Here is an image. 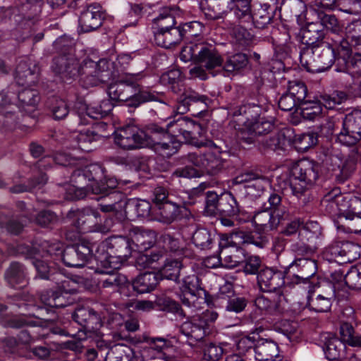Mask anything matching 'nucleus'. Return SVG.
Wrapping results in <instances>:
<instances>
[{"label":"nucleus","mask_w":361,"mask_h":361,"mask_svg":"<svg viewBox=\"0 0 361 361\" xmlns=\"http://www.w3.org/2000/svg\"><path fill=\"white\" fill-rule=\"evenodd\" d=\"M269 207L257 212L253 216L255 232L238 231L234 238L239 243L253 244L263 248L267 244V239L261 233H267L275 231L285 220L289 219L291 212L281 204V196L272 192L268 198Z\"/></svg>","instance_id":"nucleus-1"},{"label":"nucleus","mask_w":361,"mask_h":361,"mask_svg":"<svg viewBox=\"0 0 361 361\" xmlns=\"http://www.w3.org/2000/svg\"><path fill=\"white\" fill-rule=\"evenodd\" d=\"M314 32L310 30L303 32V43L307 46L300 51V61L307 71L320 73L330 68L335 62L338 63V46L333 42L319 41L321 35L318 33L319 36L312 38Z\"/></svg>","instance_id":"nucleus-2"},{"label":"nucleus","mask_w":361,"mask_h":361,"mask_svg":"<svg viewBox=\"0 0 361 361\" xmlns=\"http://www.w3.org/2000/svg\"><path fill=\"white\" fill-rule=\"evenodd\" d=\"M130 239L123 236L111 238L99 243L94 253L96 271L110 273L120 268L121 262L131 255Z\"/></svg>","instance_id":"nucleus-3"},{"label":"nucleus","mask_w":361,"mask_h":361,"mask_svg":"<svg viewBox=\"0 0 361 361\" xmlns=\"http://www.w3.org/2000/svg\"><path fill=\"white\" fill-rule=\"evenodd\" d=\"M142 71L126 73L121 79L109 85L107 93L113 101L128 102L129 106L136 107L140 104L153 101L156 96L142 90L137 82L145 78Z\"/></svg>","instance_id":"nucleus-4"},{"label":"nucleus","mask_w":361,"mask_h":361,"mask_svg":"<svg viewBox=\"0 0 361 361\" xmlns=\"http://www.w3.org/2000/svg\"><path fill=\"white\" fill-rule=\"evenodd\" d=\"M326 204L330 212L338 211L340 216L349 220V226L354 231H361V199L350 194L337 195L333 192L326 195L322 200Z\"/></svg>","instance_id":"nucleus-5"},{"label":"nucleus","mask_w":361,"mask_h":361,"mask_svg":"<svg viewBox=\"0 0 361 361\" xmlns=\"http://www.w3.org/2000/svg\"><path fill=\"white\" fill-rule=\"evenodd\" d=\"M197 42H190L185 46L180 53V59L183 61H193L200 64L208 71L221 67L223 59L215 46L203 39Z\"/></svg>","instance_id":"nucleus-6"},{"label":"nucleus","mask_w":361,"mask_h":361,"mask_svg":"<svg viewBox=\"0 0 361 361\" xmlns=\"http://www.w3.org/2000/svg\"><path fill=\"white\" fill-rule=\"evenodd\" d=\"M164 128L156 124L147 126L146 130H141L135 126H123L115 132L114 141L119 147L130 150L149 145L152 140V134L163 133Z\"/></svg>","instance_id":"nucleus-7"},{"label":"nucleus","mask_w":361,"mask_h":361,"mask_svg":"<svg viewBox=\"0 0 361 361\" xmlns=\"http://www.w3.org/2000/svg\"><path fill=\"white\" fill-rule=\"evenodd\" d=\"M320 166L309 160H300L290 170V186L292 193L300 198L315 183L319 176Z\"/></svg>","instance_id":"nucleus-8"},{"label":"nucleus","mask_w":361,"mask_h":361,"mask_svg":"<svg viewBox=\"0 0 361 361\" xmlns=\"http://www.w3.org/2000/svg\"><path fill=\"white\" fill-rule=\"evenodd\" d=\"M111 66L112 63L106 59H100L96 62L85 59L80 64L78 75L85 87L97 86L108 82L114 76Z\"/></svg>","instance_id":"nucleus-9"},{"label":"nucleus","mask_w":361,"mask_h":361,"mask_svg":"<svg viewBox=\"0 0 361 361\" xmlns=\"http://www.w3.org/2000/svg\"><path fill=\"white\" fill-rule=\"evenodd\" d=\"M54 47L61 54L53 59L52 71L63 80L77 76L80 64L73 53L72 47L67 43V39L61 37L56 39L54 42Z\"/></svg>","instance_id":"nucleus-10"},{"label":"nucleus","mask_w":361,"mask_h":361,"mask_svg":"<svg viewBox=\"0 0 361 361\" xmlns=\"http://www.w3.org/2000/svg\"><path fill=\"white\" fill-rule=\"evenodd\" d=\"M72 318L79 325L89 330L99 329L106 321L115 326L120 325L122 322V316L119 313H110L107 309L97 312L88 307L75 309L72 314Z\"/></svg>","instance_id":"nucleus-11"},{"label":"nucleus","mask_w":361,"mask_h":361,"mask_svg":"<svg viewBox=\"0 0 361 361\" xmlns=\"http://www.w3.org/2000/svg\"><path fill=\"white\" fill-rule=\"evenodd\" d=\"M162 128L164 132L166 131L173 137L182 136L185 142L197 147L204 144L203 140L198 137L201 136V126L186 117L180 116L177 119L169 121L166 126V128Z\"/></svg>","instance_id":"nucleus-12"},{"label":"nucleus","mask_w":361,"mask_h":361,"mask_svg":"<svg viewBox=\"0 0 361 361\" xmlns=\"http://www.w3.org/2000/svg\"><path fill=\"white\" fill-rule=\"evenodd\" d=\"M320 24L328 32L326 39L338 48L340 58L345 59L349 54V42L344 38L343 26L334 14H327L322 10L314 11Z\"/></svg>","instance_id":"nucleus-13"},{"label":"nucleus","mask_w":361,"mask_h":361,"mask_svg":"<svg viewBox=\"0 0 361 361\" xmlns=\"http://www.w3.org/2000/svg\"><path fill=\"white\" fill-rule=\"evenodd\" d=\"M187 160L201 172L210 176H216L225 169L226 160L220 152L207 151L204 153H189Z\"/></svg>","instance_id":"nucleus-14"},{"label":"nucleus","mask_w":361,"mask_h":361,"mask_svg":"<svg viewBox=\"0 0 361 361\" xmlns=\"http://www.w3.org/2000/svg\"><path fill=\"white\" fill-rule=\"evenodd\" d=\"M324 256L329 261L352 263L360 257V247L353 242H335L325 248Z\"/></svg>","instance_id":"nucleus-15"},{"label":"nucleus","mask_w":361,"mask_h":361,"mask_svg":"<svg viewBox=\"0 0 361 361\" xmlns=\"http://www.w3.org/2000/svg\"><path fill=\"white\" fill-rule=\"evenodd\" d=\"M337 139L348 146L354 145L361 140V110L354 109L345 115L343 128L338 134Z\"/></svg>","instance_id":"nucleus-16"},{"label":"nucleus","mask_w":361,"mask_h":361,"mask_svg":"<svg viewBox=\"0 0 361 361\" xmlns=\"http://www.w3.org/2000/svg\"><path fill=\"white\" fill-rule=\"evenodd\" d=\"M210 103L211 99L208 97L188 88L178 99L176 111L179 114H184L188 111L198 114L206 111Z\"/></svg>","instance_id":"nucleus-17"},{"label":"nucleus","mask_w":361,"mask_h":361,"mask_svg":"<svg viewBox=\"0 0 361 361\" xmlns=\"http://www.w3.org/2000/svg\"><path fill=\"white\" fill-rule=\"evenodd\" d=\"M94 245L89 242H82L65 248L62 262L69 267H82L94 257Z\"/></svg>","instance_id":"nucleus-18"},{"label":"nucleus","mask_w":361,"mask_h":361,"mask_svg":"<svg viewBox=\"0 0 361 361\" xmlns=\"http://www.w3.org/2000/svg\"><path fill=\"white\" fill-rule=\"evenodd\" d=\"M285 271L271 267L261 269L257 274V285L259 290L264 293H271L281 289L285 284Z\"/></svg>","instance_id":"nucleus-19"},{"label":"nucleus","mask_w":361,"mask_h":361,"mask_svg":"<svg viewBox=\"0 0 361 361\" xmlns=\"http://www.w3.org/2000/svg\"><path fill=\"white\" fill-rule=\"evenodd\" d=\"M290 269L295 271V283H308L317 271V264L316 260L310 257H298L290 264L286 271Z\"/></svg>","instance_id":"nucleus-20"},{"label":"nucleus","mask_w":361,"mask_h":361,"mask_svg":"<svg viewBox=\"0 0 361 361\" xmlns=\"http://www.w3.org/2000/svg\"><path fill=\"white\" fill-rule=\"evenodd\" d=\"M321 286L322 290L320 293L313 292L308 297V305L315 312H326L331 308L332 300L335 298V290L329 283H325Z\"/></svg>","instance_id":"nucleus-21"},{"label":"nucleus","mask_w":361,"mask_h":361,"mask_svg":"<svg viewBox=\"0 0 361 361\" xmlns=\"http://www.w3.org/2000/svg\"><path fill=\"white\" fill-rule=\"evenodd\" d=\"M104 20L101 6L97 4L88 5L82 12L79 18L80 27L84 32L99 28Z\"/></svg>","instance_id":"nucleus-22"},{"label":"nucleus","mask_w":361,"mask_h":361,"mask_svg":"<svg viewBox=\"0 0 361 361\" xmlns=\"http://www.w3.org/2000/svg\"><path fill=\"white\" fill-rule=\"evenodd\" d=\"M145 341L149 348L144 350V357H149L156 353L159 361H176L175 357L169 355V353L173 346L170 341L162 337H147Z\"/></svg>","instance_id":"nucleus-23"},{"label":"nucleus","mask_w":361,"mask_h":361,"mask_svg":"<svg viewBox=\"0 0 361 361\" xmlns=\"http://www.w3.org/2000/svg\"><path fill=\"white\" fill-rule=\"evenodd\" d=\"M39 71L35 63L30 59H23L16 68V81L19 85L30 87L37 82Z\"/></svg>","instance_id":"nucleus-24"},{"label":"nucleus","mask_w":361,"mask_h":361,"mask_svg":"<svg viewBox=\"0 0 361 361\" xmlns=\"http://www.w3.org/2000/svg\"><path fill=\"white\" fill-rule=\"evenodd\" d=\"M254 351L257 361H279L283 357L279 355L277 343L269 339H258L255 345Z\"/></svg>","instance_id":"nucleus-25"},{"label":"nucleus","mask_w":361,"mask_h":361,"mask_svg":"<svg viewBox=\"0 0 361 361\" xmlns=\"http://www.w3.org/2000/svg\"><path fill=\"white\" fill-rule=\"evenodd\" d=\"M293 137V130L290 128H283L267 138L264 141V145L280 154L292 144Z\"/></svg>","instance_id":"nucleus-26"},{"label":"nucleus","mask_w":361,"mask_h":361,"mask_svg":"<svg viewBox=\"0 0 361 361\" xmlns=\"http://www.w3.org/2000/svg\"><path fill=\"white\" fill-rule=\"evenodd\" d=\"M200 7L209 20L219 19L233 8L231 0H202Z\"/></svg>","instance_id":"nucleus-27"},{"label":"nucleus","mask_w":361,"mask_h":361,"mask_svg":"<svg viewBox=\"0 0 361 361\" xmlns=\"http://www.w3.org/2000/svg\"><path fill=\"white\" fill-rule=\"evenodd\" d=\"M331 160L338 165V169H335V176L338 183H344L350 178L354 172L357 162V157L355 154L347 157L344 160H341L337 154L332 155Z\"/></svg>","instance_id":"nucleus-28"},{"label":"nucleus","mask_w":361,"mask_h":361,"mask_svg":"<svg viewBox=\"0 0 361 361\" xmlns=\"http://www.w3.org/2000/svg\"><path fill=\"white\" fill-rule=\"evenodd\" d=\"M130 240L140 250H146L152 247L156 242L154 231L133 228L130 232Z\"/></svg>","instance_id":"nucleus-29"},{"label":"nucleus","mask_w":361,"mask_h":361,"mask_svg":"<svg viewBox=\"0 0 361 361\" xmlns=\"http://www.w3.org/2000/svg\"><path fill=\"white\" fill-rule=\"evenodd\" d=\"M160 276L158 273L146 272L137 276L132 282V286L138 293H149L155 289Z\"/></svg>","instance_id":"nucleus-30"},{"label":"nucleus","mask_w":361,"mask_h":361,"mask_svg":"<svg viewBox=\"0 0 361 361\" xmlns=\"http://www.w3.org/2000/svg\"><path fill=\"white\" fill-rule=\"evenodd\" d=\"M154 218L159 222L169 224L180 214V207L171 202H165L153 209Z\"/></svg>","instance_id":"nucleus-31"},{"label":"nucleus","mask_w":361,"mask_h":361,"mask_svg":"<svg viewBox=\"0 0 361 361\" xmlns=\"http://www.w3.org/2000/svg\"><path fill=\"white\" fill-rule=\"evenodd\" d=\"M215 302L216 305L221 306L227 312L238 314L245 310L247 306L248 300L245 297L235 295L230 297L222 294Z\"/></svg>","instance_id":"nucleus-32"},{"label":"nucleus","mask_w":361,"mask_h":361,"mask_svg":"<svg viewBox=\"0 0 361 361\" xmlns=\"http://www.w3.org/2000/svg\"><path fill=\"white\" fill-rule=\"evenodd\" d=\"M240 212V207L235 197L231 192H224L220 195L218 215L220 216L235 217Z\"/></svg>","instance_id":"nucleus-33"},{"label":"nucleus","mask_w":361,"mask_h":361,"mask_svg":"<svg viewBox=\"0 0 361 361\" xmlns=\"http://www.w3.org/2000/svg\"><path fill=\"white\" fill-rule=\"evenodd\" d=\"M181 33L180 26L155 32L154 34V42L158 46L171 48V46L179 43L183 39Z\"/></svg>","instance_id":"nucleus-34"},{"label":"nucleus","mask_w":361,"mask_h":361,"mask_svg":"<svg viewBox=\"0 0 361 361\" xmlns=\"http://www.w3.org/2000/svg\"><path fill=\"white\" fill-rule=\"evenodd\" d=\"M71 181L74 184L76 199H82L91 193L90 188L94 186V185H86L88 180L85 169L75 170L71 176Z\"/></svg>","instance_id":"nucleus-35"},{"label":"nucleus","mask_w":361,"mask_h":361,"mask_svg":"<svg viewBox=\"0 0 361 361\" xmlns=\"http://www.w3.org/2000/svg\"><path fill=\"white\" fill-rule=\"evenodd\" d=\"M326 357L330 360H341L347 358L346 344L341 339L333 337L326 342L324 348Z\"/></svg>","instance_id":"nucleus-36"},{"label":"nucleus","mask_w":361,"mask_h":361,"mask_svg":"<svg viewBox=\"0 0 361 361\" xmlns=\"http://www.w3.org/2000/svg\"><path fill=\"white\" fill-rule=\"evenodd\" d=\"M180 331L185 336L196 341H201L208 333V331L196 317L191 321L183 322L180 326Z\"/></svg>","instance_id":"nucleus-37"},{"label":"nucleus","mask_w":361,"mask_h":361,"mask_svg":"<svg viewBox=\"0 0 361 361\" xmlns=\"http://www.w3.org/2000/svg\"><path fill=\"white\" fill-rule=\"evenodd\" d=\"M183 267L182 262L180 259L172 258L166 259L158 274H159L160 278L162 277L178 283V279Z\"/></svg>","instance_id":"nucleus-38"},{"label":"nucleus","mask_w":361,"mask_h":361,"mask_svg":"<svg viewBox=\"0 0 361 361\" xmlns=\"http://www.w3.org/2000/svg\"><path fill=\"white\" fill-rule=\"evenodd\" d=\"M176 22L173 11L169 8H164L159 16L154 19L153 33L176 27Z\"/></svg>","instance_id":"nucleus-39"},{"label":"nucleus","mask_w":361,"mask_h":361,"mask_svg":"<svg viewBox=\"0 0 361 361\" xmlns=\"http://www.w3.org/2000/svg\"><path fill=\"white\" fill-rule=\"evenodd\" d=\"M338 56H339L338 54ZM338 66L340 68L339 71H351L352 72L360 74L361 73V54L355 53L352 55V50L349 44V54L345 59L338 56Z\"/></svg>","instance_id":"nucleus-40"},{"label":"nucleus","mask_w":361,"mask_h":361,"mask_svg":"<svg viewBox=\"0 0 361 361\" xmlns=\"http://www.w3.org/2000/svg\"><path fill=\"white\" fill-rule=\"evenodd\" d=\"M233 42L240 49H245L250 47L254 42V35L246 28L237 25L235 26L231 32Z\"/></svg>","instance_id":"nucleus-41"},{"label":"nucleus","mask_w":361,"mask_h":361,"mask_svg":"<svg viewBox=\"0 0 361 361\" xmlns=\"http://www.w3.org/2000/svg\"><path fill=\"white\" fill-rule=\"evenodd\" d=\"M224 266L227 268H234L242 264L245 254L242 249L226 248L220 252Z\"/></svg>","instance_id":"nucleus-42"},{"label":"nucleus","mask_w":361,"mask_h":361,"mask_svg":"<svg viewBox=\"0 0 361 361\" xmlns=\"http://www.w3.org/2000/svg\"><path fill=\"white\" fill-rule=\"evenodd\" d=\"M99 217V213L93 208L87 207L79 212L78 216V224H85L95 223L94 231L100 233H106L108 229L100 224H98L97 219Z\"/></svg>","instance_id":"nucleus-43"},{"label":"nucleus","mask_w":361,"mask_h":361,"mask_svg":"<svg viewBox=\"0 0 361 361\" xmlns=\"http://www.w3.org/2000/svg\"><path fill=\"white\" fill-rule=\"evenodd\" d=\"M318 141L317 134L314 132H307L294 136L292 144L299 152H305L310 147L317 145Z\"/></svg>","instance_id":"nucleus-44"},{"label":"nucleus","mask_w":361,"mask_h":361,"mask_svg":"<svg viewBox=\"0 0 361 361\" xmlns=\"http://www.w3.org/2000/svg\"><path fill=\"white\" fill-rule=\"evenodd\" d=\"M180 28L182 32V39L185 38L190 41L189 43L197 42L198 39H202L199 38L204 30V25L201 23L192 21L183 24L182 26H180Z\"/></svg>","instance_id":"nucleus-45"},{"label":"nucleus","mask_w":361,"mask_h":361,"mask_svg":"<svg viewBox=\"0 0 361 361\" xmlns=\"http://www.w3.org/2000/svg\"><path fill=\"white\" fill-rule=\"evenodd\" d=\"M43 257H50L54 262H61L63 257V245L59 241H44L41 245Z\"/></svg>","instance_id":"nucleus-46"},{"label":"nucleus","mask_w":361,"mask_h":361,"mask_svg":"<svg viewBox=\"0 0 361 361\" xmlns=\"http://www.w3.org/2000/svg\"><path fill=\"white\" fill-rule=\"evenodd\" d=\"M265 178L258 173L252 171H246L238 174L234 179L233 183L235 184L251 183V185H246L245 187L257 188L258 190H263L262 182L264 181Z\"/></svg>","instance_id":"nucleus-47"},{"label":"nucleus","mask_w":361,"mask_h":361,"mask_svg":"<svg viewBox=\"0 0 361 361\" xmlns=\"http://www.w3.org/2000/svg\"><path fill=\"white\" fill-rule=\"evenodd\" d=\"M5 278L8 283L14 286L25 282V273L24 267L18 262H12L6 271Z\"/></svg>","instance_id":"nucleus-48"},{"label":"nucleus","mask_w":361,"mask_h":361,"mask_svg":"<svg viewBox=\"0 0 361 361\" xmlns=\"http://www.w3.org/2000/svg\"><path fill=\"white\" fill-rule=\"evenodd\" d=\"M109 199H114L113 203L99 204V209L103 212H120L126 206V202L122 193L116 191L111 192L108 195Z\"/></svg>","instance_id":"nucleus-49"},{"label":"nucleus","mask_w":361,"mask_h":361,"mask_svg":"<svg viewBox=\"0 0 361 361\" xmlns=\"http://www.w3.org/2000/svg\"><path fill=\"white\" fill-rule=\"evenodd\" d=\"M274 15L275 11L259 6L253 13L252 23L257 28L264 29L271 23Z\"/></svg>","instance_id":"nucleus-50"},{"label":"nucleus","mask_w":361,"mask_h":361,"mask_svg":"<svg viewBox=\"0 0 361 361\" xmlns=\"http://www.w3.org/2000/svg\"><path fill=\"white\" fill-rule=\"evenodd\" d=\"M101 138V135L94 130H87L78 135V147L85 152H91L95 147V142Z\"/></svg>","instance_id":"nucleus-51"},{"label":"nucleus","mask_w":361,"mask_h":361,"mask_svg":"<svg viewBox=\"0 0 361 361\" xmlns=\"http://www.w3.org/2000/svg\"><path fill=\"white\" fill-rule=\"evenodd\" d=\"M300 114L304 119L313 121L320 116L322 112V107L317 101H307L302 102L300 106Z\"/></svg>","instance_id":"nucleus-52"},{"label":"nucleus","mask_w":361,"mask_h":361,"mask_svg":"<svg viewBox=\"0 0 361 361\" xmlns=\"http://www.w3.org/2000/svg\"><path fill=\"white\" fill-rule=\"evenodd\" d=\"M130 349L123 344H116L106 353L105 361H130Z\"/></svg>","instance_id":"nucleus-53"},{"label":"nucleus","mask_w":361,"mask_h":361,"mask_svg":"<svg viewBox=\"0 0 361 361\" xmlns=\"http://www.w3.org/2000/svg\"><path fill=\"white\" fill-rule=\"evenodd\" d=\"M248 63V58L245 54L238 53L231 56L226 60L224 69L226 72L233 73L243 69Z\"/></svg>","instance_id":"nucleus-54"},{"label":"nucleus","mask_w":361,"mask_h":361,"mask_svg":"<svg viewBox=\"0 0 361 361\" xmlns=\"http://www.w3.org/2000/svg\"><path fill=\"white\" fill-rule=\"evenodd\" d=\"M305 8L303 0H282L279 10L290 16L300 17Z\"/></svg>","instance_id":"nucleus-55"},{"label":"nucleus","mask_w":361,"mask_h":361,"mask_svg":"<svg viewBox=\"0 0 361 361\" xmlns=\"http://www.w3.org/2000/svg\"><path fill=\"white\" fill-rule=\"evenodd\" d=\"M118 184V180L116 178L113 176H108L106 175V178L104 179L100 184H94L92 186L91 194L101 195L102 197L108 195L111 190L115 189Z\"/></svg>","instance_id":"nucleus-56"},{"label":"nucleus","mask_w":361,"mask_h":361,"mask_svg":"<svg viewBox=\"0 0 361 361\" xmlns=\"http://www.w3.org/2000/svg\"><path fill=\"white\" fill-rule=\"evenodd\" d=\"M271 293L269 299L270 300V306L271 307V314L282 313L286 310L288 301L281 288Z\"/></svg>","instance_id":"nucleus-57"},{"label":"nucleus","mask_w":361,"mask_h":361,"mask_svg":"<svg viewBox=\"0 0 361 361\" xmlns=\"http://www.w3.org/2000/svg\"><path fill=\"white\" fill-rule=\"evenodd\" d=\"M88 181H93L94 184H100L106 178V169L98 163L92 164L84 168Z\"/></svg>","instance_id":"nucleus-58"},{"label":"nucleus","mask_w":361,"mask_h":361,"mask_svg":"<svg viewBox=\"0 0 361 361\" xmlns=\"http://www.w3.org/2000/svg\"><path fill=\"white\" fill-rule=\"evenodd\" d=\"M344 38L354 45H361V20H356L350 23L344 30Z\"/></svg>","instance_id":"nucleus-59"},{"label":"nucleus","mask_w":361,"mask_h":361,"mask_svg":"<svg viewBox=\"0 0 361 361\" xmlns=\"http://www.w3.org/2000/svg\"><path fill=\"white\" fill-rule=\"evenodd\" d=\"M213 240L209 231L205 228L197 229L192 235L193 243L202 250L211 248Z\"/></svg>","instance_id":"nucleus-60"},{"label":"nucleus","mask_w":361,"mask_h":361,"mask_svg":"<svg viewBox=\"0 0 361 361\" xmlns=\"http://www.w3.org/2000/svg\"><path fill=\"white\" fill-rule=\"evenodd\" d=\"M287 92L298 100V102H303L307 93L305 84L300 80H292L288 82Z\"/></svg>","instance_id":"nucleus-61"},{"label":"nucleus","mask_w":361,"mask_h":361,"mask_svg":"<svg viewBox=\"0 0 361 361\" xmlns=\"http://www.w3.org/2000/svg\"><path fill=\"white\" fill-rule=\"evenodd\" d=\"M182 80V73L178 69H171L161 75L160 81L162 85L171 86L173 92H176L179 82Z\"/></svg>","instance_id":"nucleus-62"},{"label":"nucleus","mask_w":361,"mask_h":361,"mask_svg":"<svg viewBox=\"0 0 361 361\" xmlns=\"http://www.w3.org/2000/svg\"><path fill=\"white\" fill-rule=\"evenodd\" d=\"M222 345H217L214 343H207L204 345V358L207 361H218L222 355L226 353Z\"/></svg>","instance_id":"nucleus-63"},{"label":"nucleus","mask_w":361,"mask_h":361,"mask_svg":"<svg viewBox=\"0 0 361 361\" xmlns=\"http://www.w3.org/2000/svg\"><path fill=\"white\" fill-rule=\"evenodd\" d=\"M345 284L351 289H361V264L352 267L345 275Z\"/></svg>","instance_id":"nucleus-64"}]
</instances>
